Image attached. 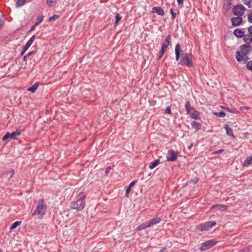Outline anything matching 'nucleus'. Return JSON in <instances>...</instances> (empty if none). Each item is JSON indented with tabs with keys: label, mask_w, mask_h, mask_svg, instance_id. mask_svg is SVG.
<instances>
[{
	"label": "nucleus",
	"mask_w": 252,
	"mask_h": 252,
	"mask_svg": "<svg viewBox=\"0 0 252 252\" xmlns=\"http://www.w3.org/2000/svg\"><path fill=\"white\" fill-rule=\"evenodd\" d=\"M175 59L176 61H178L180 59L181 53L182 52L180 46L179 44H176L175 46Z\"/></svg>",
	"instance_id": "2eb2a0df"
},
{
	"label": "nucleus",
	"mask_w": 252,
	"mask_h": 252,
	"mask_svg": "<svg viewBox=\"0 0 252 252\" xmlns=\"http://www.w3.org/2000/svg\"><path fill=\"white\" fill-rule=\"evenodd\" d=\"M243 2L249 7H252V0H243Z\"/></svg>",
	"instance_id": "7c9ffc66"
},
{
	"label": "nucleus",
	"mask_w": 252,
	"mask_h": 252,
	"mask_svg": "<svg viewBox=\"0 0 252 252\" xmlns=\"http://www.w3.org/2000/svg\"><path fill=\"white\" fill-rule=\"evenodd\" d=\"M240 51L241 53H246L247 54H249L252 51L251 47L247 44L241 45L240 46Z\"/></svg>",
	"instance_id": "9b49d317"
},
{
	"label": "nucleus",
	"mask_w": 252,
	"mask_h": 252,
	"mask_svg": "<svg viewBox=\"0 0 252 252\" xmlns=\"http://www.w3.org/2000/svg\"><path fill=\"white\" fill-rule=\"evenodd\" d=\"M161 221L160 218L155 216L154 218L150 219L148 222V226L149 227L159 223Z\"/></svg>",
	"instance_id": "9d476101"
},
{
	"label": "nucleus",
	"mask_w": 252,
	"mask_h": 252,
	"mask_svg": "<svg viewBox=\"0 0 252 252\" xmlns=\"http://www.w3.org/2000/svg\"><path fill=\"white\" fill-rule=\"evenodd\" d=\"M217 243V241L215 240H210L207 241H206L204 243H203L201 244V246H200L199 249L201 251H205L214 246H215Z\"/></svg>",
	"instance_id": "423d86ee"
},
{
	"label": "nucleus",
	"mask_w": 252,
	"mask_h": 252,
	"mask_svg": "<svg viewBox=\"0 0 252 252\" xmlns=\"http://www.w3.org/2000/svg\"><path fill=\"white\" fill-rule=\"evenodd\" d=\"M252 163V155L247 157L242 163V167H248Z\"/></svg>",
	"instance_id": "dca6fc26"
},
{
	"label": "nucleus",
	"mask_w": 252,
	"mask_h": 252,
	"mask_svg": "<svg viewBox=\"0 0 252 252\" xmlns=\"http://www.w3.org/2000/svg\"><path fill=\"white\" fill-rule=\"evenodd\" d=\"M47 4L49 6H54L56 3V0H46Z\"/></svg>",
	"instance_id": "72a5a7b5"
},
{
	"label": "nucleus",
	"mask_w": 252,
	"mask_h": 252,
	"mask_svg": "<svg viewBox=\"0 0 252 252\" xmlns=\"http://www.w3.org/2000/svg\"><path fill=\"white\" fill-rule=\"evenodd\" d=\"M217 207L219 208V210H220V211H225L227 208V206L225 205L216 204L212 206L211 209L215 208Z\"/></svg>",
	"instance_id": "bb28decb"
},
{
	"label": "nucleus",
	"mask_w": 252,
	"mask_h": 252,
	"mask_svg": "<svg viewBox=\"0 0 252 252\" xmlns=\"http://www.w3.org/2000/svg\"><path fill=\"white\" fill-rule=\"evenodd\" d=\"M241 109L242 110H248L249 109V107H247V106H243V107H241Z\"/></svg>",
	"instance_id": "603ef678"
},
{
	"label": "nucleus",
	"mask_w": 252,
	"mask_h": 252,
	"mask_svg": "<svg viewBox=\"0 0 252 252\" xmlns=\"http://www.w3.org/2000/svg\"><path fill=\"white\" fill-rule=\"evenodd\" d=\"M243 40L246 43V44L249 45L252 42V35L250 33L244 35L243 36Z\"/></svg>",
	"instance_id": "f3484780"
},
{
	"label": "nucleus",
	"mask_w": 252,
	"mask_h": 252,
	"mask_svg": "<svg viewBox=\"0 0 252 252\" xmlns=\"http://www.w3.org/2000/svg\"><path fill=\"white\" fill-rule=\"evenodd\" d=\"M111 169V168L110 167H107L105 171L106 173L107 174L110 171Z\"/></svg>",
	"instance_id": "3c124183"
},
{
	"label": "nucleus",
	"mask_w": 252,
	"mask_h": 252,
	"mask_svg": "<svg viewBox=\"0 0 252 252\" xmlns=\"http://www.w3.org/2000/svg\"><path fill=\"white\" fill-rule=\"evenodd\" d=\"M245 11V8L242 5H236L233 7L232 9V12L233 14L237 16H242L244 14Z\"/></svg>",
	"instance_id": "6e6552de"
},
{
	"label": "nucleus",
	"mask_w": 252,
	"mask_h": 252,
	"mask_svg": "<svg viewBox=\"0 0 252 252\" xmlns=\"http://www.w3.org/2000/svg\"><path fill=\"white\" fill-rule=\"evenodd\" d=\"M224 128L226 130V134L227 135L234 137L233 132L232 128L227 124L225 125Z\"/></svg>",
	"instance_id": "aec40b11"
},
{
	"label": "nucleus",
	"mask_w": 252,
	"mask_h": 252,
	"mask_svg": "<svg viewBox=\"0 0 252 252\" xmlns=\"http://www.w3.org/2000/svg\"><path fill=\"white\" fill-rule=\"evenodd\" d=\"M185 107L187 113L191 118L195 120L199 119L200 117L199 112L196 110L193 107L191 106L190 103L189 101L186 102Z\"/></svg>",
	"instance_id": "7ed1b4c3"
},
{
	"label": "nucleus",
	"mask_w": 252,
	"mask_h": 252,
	"mask_svg": "<svg viewBox=\"0 0 252 252\" xmlns=\"http://www.w3.org/2000/svg\"><path fill=\"white\" fill-rule=\"evenodd\" d=\"M191 54L188 53H183L181 55V59L180 61V63L182 65H186L188 66H192Z\"/></svg>",
	"instance_id": "20e7f679"
},
{
	"label": "nucleus",
	"mask_w": 252,
	"mask_h": 252,
	"mask_svg": "<svg viewBox=\"0 0 252 252\" xmlns=\"http://www.w3.org/2000/svg\"><path fill=\"white\" fill-rule=\"evenodd\" d=\"M43 20V17L41 15H38L36 18V21L35 22V26H38L40 23Z\"/></svg>",
	"instance_id": "c756f323"
},
{
	"label": "nucleus",
	"mask_w": 252,
	"mask_h": 252,
	"mask_svg": "<svg viewBox=\"0 0 252 252\" xmlns=\"http://www.w3.org/2000/svg\"><path fill=\"white\" fill-rule=\"evenodd\" d=\"M191 145L189 147V149H190L191 148Z\"/></svg>",
	"instance_id": "bf43d9fd"
},
{
	"label": "nucleus",
	"mask_w": 252,
	"mask_h": 252,
	"mask_svg": "<svg viewBox=\"0 0 252 252\" xmlns=\"http://www.w3.org/2000/svg\"><path fill=\"white\" fill-rule=\"evenodd\" d=\"M21 223V221H17L13 222L12 225L10 227V229L12 230L14 228H16L17 226H19Z\"/></svg>",
	"instance_id": "cd10ccee"
},
{
	"label": "nucleus",
	"mask_w": 252,
	"mask_h": 252,
	"mask_svg": "<svg viewBox=\"0 0 252 252\" xmlns=\"http://www.w3.org/2000/svg\"><path fill=\"white\" fill-rule=\"evenodd\" d=\"M234 34L238 37H242L244 36V32L241 29H236L233 32Z\"/></svg>",
	"instance_id": "6ab92c4d"
},
{
	"label": "nucleus",
	"mask_w": 252,
	"mask_h": 252,
	"mask_svg": "<svg viewBox=\"0 0 252 252\" xmlns=\"http://www.w3.org/2000/svg\"><path fill=\"white\" fill-rule=\"evenodd\" d=\"M26 2V0H18L16 2V6L17 7H19L23 6Z\"/></svg>",
	"instance_id": "c85d7f7f"
},
{
	"label": "nucleus",
	"mask_w": 252,
	"mask_h": 252,
	"mask_svg": "<svg viewBox=\"0 0 252 252\" xmlns=\"http://www.w3.org/2000/svg\"><path fill=\"white\" fill-rule=\"evenodd\" d=\"M171 35L168 34L165 40V42H163L161 44V49L166 51L168 46L170 44Z\"/></svg>",
	"instance_id": "f8f14e48"
},
{
	"label": "nucleus",
	"mask_w": 252,
	"mask_h": 252,
	"mask_svg": "<svg viewBox=\"0 0 252 252\" xmlns=\"http://www.w3.org/2000/svg\"><path fill=\"white\" fill-rule=\"evenodd\" d=\"M59 18V15H58L57 14H54L53 16H51L49 18V21L50 22L54 21L56 20L57 19H58Z\"/></svg>",
	"instance_id": "c9c22d12"
},
{
	"label": "nucleus",
	"mask_w": 252,
	"mask_h": 252,
	"mask_svg": "<svg viewBox=\"0 0 252 252\" xmlns=\"http://www.w3.org/2000/svg\"><path fill=\"white\" fill-rule=\"evenodd\" d=\"M242 58L243 59V63H247L249 60V57H248V54H247L246 53H242Z\"/></svg>",
	"instance_id": "473e14b6"
},
{
	"label": "nucleus",
	"mask_w": 252,
	"mask_h": 252,
	"mask_svg": "<svg viewBox=\"0 0 252 252\" xmlns=\"http://www.w3.org/2000/svg\"><path fill=\"white\" fill-rule=\"evenodd\" d=\"M191 125L195 129V132H197L201 128V124L196 121L192 122Z\"/></svg>",
	"instance_id": "4be33fe9"
},
{
	"label": "nucleus",
	"mask_w": 252,
	"mask_h": 252,
	"mask_svg": "<svg viewBox=\"0 0 252 252\" xmlns=\"http://www.w3.org/2000/svg\"><path fill=\"white\" fill-rule=\"evenodd\" d=\"M242 18L241 16H238L236 17H233L231 18L232 25L234 27H237L239 26L242 22Z\"/></svg>",
	"instance_id": "ddd939ff"
},
{
	"label": "nucleus",
	"mask_w": 252,
	"mask_h": 252,
	"mask_svg": "<svg viewBox=\"0 0 252 252\" xmlns=\"http://www.w3.org/2000/svg\"><path fill=\"white\" fill-rule=\"evenodd\" d=\"M35 38V35H32L30 40L27 42V43L25 45H24L23 47H24L26 49V50H28L29 47L31 46L33 42L34 41V39Z\"/></svg>",
	"instance_id": "412c9836"
},
{
	"label": "nucleus",
	"mask_w": 252,
	"mask_h": 252,
	"mask_svg": "<svg viewBox=\"0 0 252 252\" xmlns=\"http://www.w3.org/2000/svg\"><path fill=\"white\" fill-rule=\"evenodd\" d=\"M28 57L27 56V55H26L24 57V60L25 61H26V59L28 58Z\"/></svg>",
	"instance_id": "5fc2aeb1"
},
{
	"label": "nucleus",
	"mask_w": 252,
	"mask_h": 252,
	"mask_svg": "<svg viewBox=\"0 0 252 252\" xmlns=\"http://www.w3.org/2000/svg\"><path fill=\"white\" fill-rule=\"evenodd\" d=\"M235 57L236 60L238 62H243V59L242 58V53L240 51H237L236 52Z\"/></svg>",
	"instance_id": "393cba45"
},
{
	"label": "nucleus",
	"mask_w": 252,
	"mask_h": 252,
	"mask_svg": "<svg viewBox=\"0 0 252 252\" xmlns=\"http://www.w3.org/2000/svg\"><path fill=\"white\" fill-rule=\"evenodd\" d=\"M14 170L13 169H10L4 173L6 177H8V179H10L14 174Z\"/></svg>",
	"instance_id": "a878e982"
},
{
	"label": "nucleus",
	"mask_w": 252,
	"mask_h": 252,
	"mask_svg": "<svg viewBox=\"0 0 252 252\" xmlns=\"http://www.w3.org/2000/svg\"><path fill=\"white\" fill-rule=\"evenodd\" d=\"M197 181H198V179L197 180H194V182H195L194 183H196Z\"/></svg>",
	"instance_id": "6e6d98bb"
},
{
	"label": "nucleus",
	"mask_w": 252,
	"mask_h": 252,
	"mask_svg": "<svg viewBox=\"0 0 252 252\" xmlns=\"http://www.w3.org/2000/svg\"><path fill=\"white\" fill-rule=\"evenodd\" d=\"M0 252H3L1 250L0 251Z\"/></svg>",
	"instance_id": "052dcab7"
},
{
	"label": "nucleus",
	"mask_w": 252,
	"mask_h": 252,
	"mask_svg": "<svg viewBox=\"0 0 252 252\" xmlns=\"http://www.w3.org/2000/svg\"><path fill=\"white\" fill-rule=\"evenodd\" d=\"M216 114L217 116L220 117H223L225 116V113L223 111H220L218 113H216Z\"/></svg>",
	"instance_id": "4c0bfd02"
},
{
	"label": "nucleus",
	"mask_w": 252,
	"mask_h": 252,
	"mask_svg": "<svg viewBox=\"0 0 252 252\" xmlns=\"http://www.w3.org/2000/svg\"><path fill=\"white\" fill-rule=\"evenodd\" d=\"M38 86L39 83L36 82L31 87L28 88V91H30L32 93H34L36 91Z\"/></svg>",
	"instance_id": "5701e85b"
},
{
	"label": "nucleus",
	"mask_w": 252,
	"mask_h": 252,
	"mask_svg": "<svg viewBox=\"0 0 252 252\" xmlns=\"http://www.w3.org/2000/svg\"><path fill=\"white\" fill-rule=\"evenodd\" d=\"M37 26H35V24H34V25H33L30 29V32L31 31H32V30H33Z\"/></svg>",
	"instance_id": "8fccbe9b"
},
{
	"label": "nucleus",
	"mask_w": 252,
	"mask_h": 252,
	"mask_svg": "<svg viewBox=\"0 0 252 252\" xmlns=\"http://www.w3.org/2000/svg\"><path fill=\"white\" fill-rule=\"evenodd\" d=\"M152 12L153 13H156L158 15L160 16H164V10L160 7H154L152 8Z\"/></svg>",
	"instance_id": "4468645a"
},
{
	"label": "nucleus",
	"mask_w": 252,
	"mask_h": 252,
	"mask_svg": "<svg viewBox=\"0 0 252 252\" xmlns=\"http://www.w3.org/2000/svg\"><path fill=\"white\" fill-rule=\"evenodd\" d=\"M197 181H198V179L197 180H194V182H195L194 183H196Z\"/></svg>",
	"instance_id": "4d7b16f0"
},
{
	"label": "nucleus",
	"mask_w": 252,
	"mask_h": 252,
	"mask_svg": "<svg viewBox=\"0 0 252 252\" xmlns=\"http://www.w3.org/2000/svg\"><path fill=\"white\" fill-rule=\"evenodd\" d=\"M223 151H224L223 149H220L219 150H217V151L213 152L212 153V154L216 155V154H220V153H222Z\"/></svg>",
	"instance_id": "a19ab883"
},
{
	"label": "nucleus",
	"mask_w": 252,
	"mask_h": 252,
	"mask_svg": "<svg viewBox=\"0 0 252 252\" xmlns=\"http://www.w3.org/2000/svg\"><path fill=\"white\" fill-rule=\"evenodd\" d=\"M225 110L226 111H228V112H231V113H234L235 112V109L231 110L229 108H226L225 109Z\"/></svg>",
	"instance_id": "c03bdc74"
},
{
	"label": "nucleus",
	"mask_w": 252,
	"mask_h": 252,
	"mask_svg": "<svg viewBox=\"0 0 252 252\" xmlns=\"http://www.w3.org/2000/svg\"><path fill=\"white\" fill-rule=\"evenodd\" d=\"M178 152L173 150L168 151L166 156L167 160L169 161H174L177 158Z\"/></svg>",
	"instance_id": "1a4fd4ad"
},
{
	"label": "nucleus",
	"mask_w": 252,
	"mask_h": 252,
	"mask_svg": "<svg viewBox=\"0 0 252 252\" xmlns=\"http://www.w3.org/2000/svg\"><path fill=\"white\" fill-rule=\"evenodd\" d=\"M47 205L42 199H39L37 201V206L35 211L32 213V216L39 215V218L42 219L44 216L47 210Z\"/></svg>",
	"instance_id": "f03ea898"
},
{
	"label": "nucleus",
	"mask_w": 252,
	"mask_h": 252,
	"mask_svg": "<svg viewBox=\"0 0 252 252\" xmlns=\"http://www.w3.org/2000/svg\"><path fill=\"white\" fill-rule=\"evenodd\" d=\"M159 163V159H156L155 161L151 162L149 166L150 169H152L156 167Z\"/></svg>",
	"instance_id": "b1692460"
},
{
	"label": "nucleus",
	"mask_w": 252,
	"mask_h": 252,
	"mask_svg": "<svg viewBox=\"0 0 252 252\" xmlns=\"http://www.w3.org/2000/svg\"><path fill=\"white\" fill-rule=\"evenodd\" d=\"M170 13L172 15L173 19H174L176 16V14L174 12L173 9L171 8L170 10Z\"/></svg>",
	"instance_id": "79ce46f5"
},
{
	"label": "nucleus",
	"mask_w": 252,
	"mask_h": 252,
	"mask_svg": "<svg viewBox=\"0 0 252 252\" xmlns=\"http://www.w3.org/2000/svg\"><path fill=\"white\" fill-rule=\"evenodd\" d=\"M248 19L250 23H252V12L248 14Z\"/></svg>",
	"instance_id": "ea45409f"
},
{
	"label": "nucleus",
	"mask_w": 252,
	"mask_h": 252,
	"mask_svg": "<svg viewBox=\"0 0 252 252\" xmlns=\"http://www.w3.org/2000/svg\"><path fill=\"white\" fill-rule=\"evenodd\" d=\"M179 5H182L183 4L184 0H177Z\"/></svg>",
	"instance_id": "de8ad7c7"
},
{
	"label": "nucleus",
	"mask_w": 252,
	"mask_h": 252,
	"mask_svg": "<svg viewBox=\"0 0 252 252\" xmlns=\"http://www.w3.org/2000/svg\"><path fill=\"white\" fill-rule=\"evenodd\" d=\"M149 227L148 226V223L147 224H140V225H139L137 229L138 230H143V229H146L147 228H149Z\"/></svg>",
	"instance_id": "2f4dec72"
},
{
	"label": "nucleus",
	"mask_w": 252,
	"mask_h": 252,
	"mask_svg": "<svg viewBox=\"0 0 252 252\" xmlns=\"http://www.w3.org/2000/svg\"><path fill=\"white\" fill-rule=\"evenodd\" d=\"M197 181H198V179L197 180H194V182H195L194 183H196Z\"/></svg>",
	"instance_id": "13d9d810"
},
{
	"label": "nucleus",
	"mask_w": 252,
	"mask_h": 252,
	"mask_svg": "<svg viewBox=\"0 0 252 252\" xmlns=\"http://www.w3.org/2000/svg\"><path fill=\"white\" fill-rule=\"evenodd\" d=\"M246 67L248 69L250 70H252V61L247 62Z\"/></svg>",
	"instance_id": "e433bc0d"
},
{
	"label": "nucleus",
	"mask_w": 252,
	"mask_h": 252,
	"mask_svg": "<svg viewBox=\"0 0 252 252\" xmlns=\"http://www.w3.org/2000/svg\"><path fill=\"white\" fill-rule=\"evenodd\" d=\"M35 53V52L32 51V52H30L29 53L27 54L26 55H27V56H28L29 57V56L32 55Z\"/></svg>",
	"instance_id": "49530a36"
},
{
	"label": "nucleus",
	"mask_w": 252,
	"mask_h": 252,
	"mask_svg": "<svg viewBox=\"0 0 252 252\" xmlns=\"http://www.w3.org/2000/svg\"><path fill=\"white\" fill-rule=\"evenodd\" d=\"M216 223L214 221H207L201 223L197 226V228L200 231H207L215 226Z\"/></svg>",
	"instance_id": "39448f33"
},
{
	"label": "nucleus",
	"mask_w": 252,
	"mask_h": 252,
	"mask_svg": "<svg viewBox=\"0 0 252 252\" xmlns=\"http://www.w3.org/2000/svg\"><path fill=\"white\" fill-rule=\"evenodd\" d=\"M21 134V130L17 129L15 131L10 133L7 132L2 137V140L5 141L8 138H11L12 139H16Z\"/></svg>",
	"instance_id": "0eeeda50"
},
{
	"label": "nucleus",
	"mask_w": 252,
	"mask_h": 252,
	"mask_svg": "<svg viewBox=\"0 0 252 252\" xmlns=\"http://www.w3.org/2000/svg\"><path fill=\"white\" fill-rule=\"evenodd\" d=\"M248 32L251 35H252V25L248 28Z\"/></svg>",
	"instance_id": "a18cd8bd"
},
{
	"label": "nucleus",
	"mask_w": 252,
	"mask_h": 252,
	"mask_svg": "<svg viewBox=\"0 0 252 252\" xmlns=\"http://www.w3.org/2000/svg\"><path fill=\"white\" fill-rule=\"evenodd\" d=\"M166 112L169 114H170L171 113V110L169 106H167L166 108Z\"/></svg>",
	"instance_id": "37998d69"
},
{
	"label": "nucleus",
	"mask_w": 252,
	"mask_h": 252,
	"mask_svg": "<svg viewBox=\"0 0 252 252\" xmlns=\"http://www.w3.org/2000/svg\"><path fill=\"white\" fill-rule=\"evenodd\" d=\"M27 50H26L25 48L24 47H23V51L21 53V55H23L27 51Z\"/></svg>",
	"instance_id": "09e8293b"
},
{
	"label": "nucleus",
	"mask_w": 252,
	"mask_h": 252,
	"mask_svg": "<svg viewBox=\"0 0 252 252\" xmlns=\"http://www.w3.org/2000/svg\"><path fill=\"white\" fill-rule=\"evenodd\" d=\"M165 52H166L165 51L160 49V52H159V54L158 56V60L161 59V58L163 56V54H164V53Z\"/></svg>",
	"instance_id": "58836bf2"
},
{
	"label": "nucleus",
	"mask_w": 252,
	"mask_h": 252,
	"mask_svg": "<svg viewBox=\"0 0 252 252\" xmlns=\"http://www.w3.org/2000/svg\"><path fill=\"white\" fill-rule=\"evenodd\" d=\"M135 182H136L135 181H132L129 184V185L126 187V194H125V196L126 197H128L129 193L130 192L131 189L135 185Z\"/></svg>",
	"instance_id": "a211bd4d"
},
{
	"label": "nucleus",
	"mask_w": 252,
	"mask_h": 252,
	"mask_svg": "<svg viewBox=\"0 0 252 252\" xmlns=\"http://www.w3.org/2000/svg\"><path fill=\"white\" fill-rule=\"evenodd\" d=\"M122 17L119 14H117L115 16V26H117L118 24V23L121 20Z\"/></svg>",
	"instance_id": "f704fd0d"
},
{
	"label": "nucleus",
	"mask_w": 252,
	"mask_h": 252,
	"mask_svg": "<svg viewBox=\"0 0 252 252\" xmlns=\"http://www.w3.org/2000/svg\"><path fill=\"white\" fill-rule=\"evenodd\" d=\"M166 248H162L160 251L159 252H164Z\"/></svg>",
	"instance_id": "864d4df0"
},
{
	"label": "nucleus",
	"mask_w": 252,
	"mask_h": 252,
	"mask_svg": "<svg viewBox=\"0 0 252 252\" xmlns=\"http://www.w3.org/2000/svg\"><path fill=\"white\" fill-rule=\"evenodd\" d=\"M86 196L83 192H81L76 197V200L70 204L69 207L71 209L77 211L82 210L85 206Z\"/></svg>",
	"instance_id": "f257e3e1"
}]
</instances>
